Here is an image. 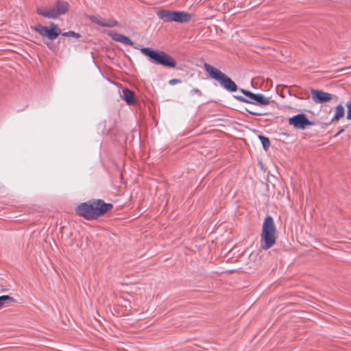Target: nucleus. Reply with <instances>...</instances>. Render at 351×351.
Masks as SVG:
<instances>
[{
	"label": "nucleus",
	"instance_id": "obj_1",
	"mask_svg": "<svg viewBox=\"0 0 351 351\" xmlns=\"http://www.w3.org/2000/svg\"><path fill=\"white\" fill-rule=\"evenodd\" d=\"M112 208L113 205L110 203H106L100 199H92L77 206L75 213L87 220H94L106 214Z\"/></svg>",
	"mask_w": 351,
	"mask_h": 351
},
{
	"label": "nucleus",
	"instance_id": "obj_2",
	"mask_svg": "<svg viewBox=\"0 0 351 351\" xmlns=\"http://www.w3.org/2000/svg\"><path fill=\"white\" fill-rule=\"evenodd\" d=\"M277 230L271 216L267 215L263 223L261 234V247L267 250L271 248L276 241Z\"/></svg>",
	"mask_w": 351,
	"mask_h": 351
},
{
	"label": "nucleus",
	"instance_id": "obj_3",
	"mask_svg": "<svg viewBox=\"0 0 351 351\" xmlns=\"http://www.w3.org/2000/svg\"><path fill=\"white\" fill-rule=\"evenodd\" d=\"M140 50L152 64L170 68H175L176 66V62L174 59L163 51L154 49L151 47H141Z\"/></svg>",
	"mask_w": 351,
	"mask_h": 351
},
{
	"label": "nucleus",
	"instance_id": "obj_4",
	"mask_svg": "<svg viewBox=\"0 0 351 351\" xmlns=\"http://www.w3.org/2000/svg\"><path fill=\"white\" fill-rule=\"evenodd\" d=\"M204 69L211 78L217 81L220 86L226 90L232 93L238 90L235 82L220 70L206 62L204 64Z\"/></svg>",
	"mask_w": 351,
	"mask_h": 351
},
{
	"label": "nucleus",
	"instance_id": "obj_5",
	"mask_svg": "<svg viewBox=\"0 0 351 351\" xmlns=\"http://www.w3.org/2000/svg\"><path fill=\"white\" fill-rule=\"evenodd\" d=\"M156 15L164 23H185L189 22L192 19V14L188 12L165 9L159 10L156 12Z\"/></svg>",
	"mask_w": 351,
	"mask_h": 351
},
{
	"label": "nucleus",
	"instance_id": "obj_6",
	"mask_svg": "<svg viewBox=\"0 0 351 351\" xmlns=\"http://www.w3.org/2000/svg\"><path fill=\"white\" fill-rule=\"evenodd\" d=\"M69 9L68 1H56L51 7H38L36 13L47 19H56L60 15L65 14Z\"/></svg>",
	"mask_w": 351,
	"mask_h": 351
},
{
	"label": "nucleus",
	"instance_id": "obj_7",
	"mask_svg": "<svg viewBox=\"0 0 351 351\" xmlns=\"http://www.w3.org/2000/svg\"><path fill=\"white\" fill-rule=\"evenodd\" d=\"M32 29L41 37H47L51 40H55L62 33L61 29L54 23H50L49 27L38 24Z\"/></svg>",
	"mask_w": 351,
	"mask_h": 351
},
{
	"label": "nucleus",
	"instance_id": "obj_8",
	"mask_svg": "<svg viewBox=\"0 0 351 351\" xmlns=\"http://www.w3.org/2000/svg\"><path fill=\"white\" fill-rule=\"evenodd\" d=\"M289 123L296 129L304 130L307 126L314 125V123L307 118L304 113L298 114L289 118Z\"/></svg>",
	"mask_w": 351,
	"mask_h": 351
},
{
	"label": "nucleus",
	"instance_id": "obj_9",
	"mask_svg": "<svg viewBox=\"0 0 351 351\" xmlns=\"http://www.w3.org/2000/svg\"><path fill=\"white\" fill-rule=\"evenodd\" d=\"M234 97L239 101L243 103H248L259 106H265L270 104L271 100L269 97H265L263 94L258 93L254 95L253 101L245 98V97L241 95H234Z\"/></svg>",
	"mask_w": 351,
	"mask_h": 351
},
{
	"label": "nucleus",
	"instance_id": "obj_10",
	"mask_svg": "<svg viewBox=\"0 0 351 351\" xmlns=\"http://www.w3.org/2000/svg\"><path fill=\"white\" fill-rule=\"evenodd\" d=\"M333 95L326 93L321 90L312 89L311 97L315 103L323 104L329 101L332 97Z\"/></svg>",
	"mask_w": 351,
	"mask_h": 351
},
{
	"label": "nucleus",
	"instance_id": "obj_11",
	"mask_svg": "<svg viewBox=\"0 0 351 351\" xmlns=\"http://www.w3.org/2000/svg\"><path fill=\"white\" fill-rule=\"evenodd\" d=\"M90 20L101 27H113L117 25V22L115 20L106 21L99 16H90Z\"/></svg>",
	"mask_w": 351,
	"mask_h": 351
},
{
	"label": "nucleus",
	"instance_id": "obj_12",
	"mask_svg": "<svg viewBox=\"0 0 351 351\" xmlns=\"http://www.w3.org/2000/svg\"><path fill=\"white\" fill-rule=\"evenodd\" d=\"M111 38L117 42H119L121 43H124L125 45L133 47L134 48L138 49L139 48L135 46V43L128 36L119 34V33H112L110 34Z\"/></svg>",
	"mask_w": 351,
	"mask_h": 351
},
{
	"label": "nucleus",
	"instance_id": "obj_13",
	"mask_svg": "<svg viewBox=\"0 0 351 351\" xmlns=\"http://www.w3.org/2000/svg\"><path fill=\"white\" fill-rule=\"evenodd\" d=\"M123 99L129 105L134 104V93L128 88L123 89Z\"/></svg>",
	"mask_w": 351,
	"mask_h": 351
},
{
	"label": "nucleus",
	"instance_id": "obj_14",
	"mask_svg": "<svg viewBox=\"0 0 351 351\" xmlns=\"http://www.w3.org/2000/svg\"><path fill=\"white\" fill-rule=\"evenodd\" d=\"M15 302V299L8 295H3L0 296V308L8 306L10 304Z\"/></svg>",
	"mask_w": 351,
	"mask_h": 351
},
{
	"label": "nucleus",
	"instance_id": "obj_15",
	"mask_svg": "<svg viewBox=\"0 0 351 351\" xmlns=\"http://www.w3.org/2000/svg\"><path fill=\"white\" fill-rule=\"evenodd\" d=\"M344 114H345L344 107L341 104L337 105V106L336 107V110H335V114L332 119V121H336L339 120L341 118H342L344 116Z\"/></svg>",
	"mask_w": 351,
	"mask_h": 351
},
{
	"label": "nucleus",
	"instance_id": "obj_16",
	"mask_svg": "<svg viewBox=\"0 0 351 351\" xmlns=\"http://www.w3.org/2000/svg\"><path fill=\"white\" fill-rule=\"evenodd\" d=\"M258 138L259 140L261 141V143H262V145H263V149L267 151L269 146H270V141H269V138L265 136H263V135H259L258 136Z\"/></svg>",
	"mask_w": 351,
	"mask_h": 351
},
{
	"label": "nucleus",
	"instance_id": "obj_17",
	"mask_svg": "<svg viewBox=\"0 0 351 351\" xmlns=\"http://www.w3.org/2000/svg\"><path fill=\"white\" fill-rule=\"evenodd\" d=\"M240 91L245 95L246 96L245 98L248 99H250L252 101H253L254 99V95L255 93L250 91V90H245V89H243V88H241L240 89Z\"/></svg>",
	"mask_w": 351,
	"mask_h": 351
},
{
	"label": "nucleus",
	"instance_id": "obj_18",
	"mask_svg": "<svg viewBox=\"0 0 351 351\" xmlns=\"http://www.w3.org/2000/svg\"><path fill=\"white\" fill-rule=\"evenodd\" d=\"M63 36H73L75 38H80L81 37V35L78 33H76L73 31H69L66 32L62 34Z\"/></svg>",
	"mask_w": 351,
	"mask_h": 351
},
{
	"label": "nucleus",
	"instance_id": "obj_19",
	"mask_svg": "<svg viewBox=\"0 0 351 351\" xmlns=\"http://www.w3.org/2000/svg\"><path fill=\"white\" fill-rule=\"evenodd\" d=\"M346 107L348 108L347 119L351 120V101L347 102Z\"/></svg>",
	"mask_w": 351,
	"mask_h": 351
},
{
	"label": "nucleus",
	"instance_id": "obj_20",
	"mask_svg": "<svg viewBox=\"0 0 351 351\" xmlns=\"http://www.w3.org/2000/svg\"><path fill=\"white\" fill-rule=\"evenodd\" d=\"M246 111L250 114H252V115H254V116H263L265 114V113H263V112H256V111H252V110H250L247 108H246Z\"/></svg>",
	"mask_w": 351,
	"mask_h": 351
},
{
	"label": "nucleus",
	"instance_id": "obj_21",
	"mask_svg": "<svg viewBox=\"0 0 351 351\" xmlns=\"http://www.w3.org/2000/svg\"><path fill=\"white\" fill-rule=\"evenodd\" d=\"M182 82V80L180 79H171L169 81V84L173 86L177 84H180Z\"/></svg>",
	"mask_w": 351,
	"mask_h": 351
},
{
	"label": "nucleus",
	"instance_id": "obj_22",
	"mask_svg": "<svg viewBox=\"0 0 351 351\" xmlns=\"http://www.w3.org/2000/svg\"><path fill=\"white\" fill-rule=\"evenodd\" d=\"M192 91H193L194 93H195V94H197V95H199V96H200V95H202V92H201V90H199V89H197V88H193V89L192 90Z\"/></svg>",
	"mask_w": 351,
	"mask_h": 351
},
{
	"label": "nucleus",
	"instance_id": "obj_23",
	"mask_svg": "<svg viewBox=\"0 0 351 351\" xmlns=\"http://www.w3.org/2000/svg\"><path fill=\"white\" fill-rule=\"evenodd\" d=\"M344 132V129L343 128H341V130H339V132L335 135V136H339V134H341V133H343Z\"/></svg>",
	"mask_w": 351,
	"mask_h": 351
},
{
	"label": "nucleus",
	"instance_id": "obj_24",
	"mask_svg": "<svg viewBox=\"0 0 351 351\" xmlns=\"http://www.w3.org/2000/svg\"><path fill=\"white\" fill-rule=\"evenodd\" d=\"M219 5H218L217 8H216V10H220L221 12H225V9H222V8H219Z\"/></svg>",
	"mask_w": 351,
	"mask_h": 351
}]
</instances>
